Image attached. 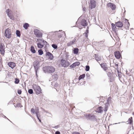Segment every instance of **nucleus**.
Wrapping results in <instances>:
<instances>
[{"label": "nucleus", "instance_id": "f257e3e1", "mask_svg": "<svg viewBox=\"0 0 134 134\" xmlns=\"http://www.w3.org/2000/svg\"><path fill=\"white\" fill-rule=\"evenodd\" d=\"M43 71L47 72L52 73L55 70V69L51 66H45L43 68Z\"/></svg>", "mask_w": 134, "mask_h": 134}, {"label": "nucleus", "instance_id": "f03ea898", "mask_svg": "<svg viewBox=\"0 0 134 134\" xmlns=\"http://www.w3.org/2000/svg\"><path fill=\"white\" fill-rule=\"evenodd\" d=\"M32 87L36 94H37L41 93V90L40 86L36 84H34L33 85Z\"/></svg>", "mask_w": 134, "mask_h": 134}, {"label": "nucleus", "instance_id": "7ed1b4c3", "mask_svg": "<svg viewBox=\"0 0 134 134\" xmlns=\"http://www.w3.org/2000/svg\"><path fill=\"white\" fill-rule=\"evenodd\" d=\"M96 6V3L94 0H90L88 4V7L91 9L95 8Z\"/></svg>", "mask_w": 134, "mask_h": 134}, {"label": "nucleus", "instance_id": "20e7f679", "mask_svg": "<svg viewBox=\"0 0 134 134\" xmlns=\"http://www.w3.org/2000/svg\"><path fill=\"white\" fill-rule=\"evenodd\" d=\"M60 64L62 66L64 67H67L70 65L68 61L64 59L61 60Z\"/></svg>", "mask_w": 134, "mask_h": 134}, {"label": "nucleus", "instance_id": "39448f33", "mask_svg": "<svg viewBox=\"0 0 134 134\" xmlns=\"http://www.w3.org/2000/svg\"><path fill=\"white\" fill-rule=\"evenodd\" d=\"M5 35L7 38H9L11 37V33L10 29L7 28L6 29L5 33Z\"/></svg>", "mask_w": 134, "mask_h": 134}, {"label": "nucleus", "instance_id": "423d86ee", "mask_svg": "<svg viewBox=\"0 0 134 134\" xmlns=\"http://www.w3.org/2000/svg\"><path fill=\"white\" fill-rule=\"evenodd\" d=\"M41 42L37 44V47L38 48L41 49L44 46V45H46L47 43L46 41L43 40H41Z\"/></svg>", "mask_w": 134, "mask_h": 134}, {"label": "nucleus", "instance_id": "0eeeda50", "mask_svg": "<svg viewBox=\"0 0 134 134\" xmlns=\"http://www.w3.org/2000/svg\"><path fill=\"white\" fill-rule=\"evenodd\" d=\"M34 34L37 37H41L42 36V34L39 30L36 29L34 30Z\"/></svg>", "mask_w": 134, "mask_h": 134}, {"label": "nucleus", "instance_id": "6e6552de", "mask_svg": "<svg viewBox=\"0 0 134 134\" xmlns=\"http://www.w3.org/2000/svg\"><path fill=\"white\" fill-rule=\"evenodd\" d=\"M85 116L87 119L91 120L94 119L95 116L94 115L91 114H86Z\"/></svg>", "mask_w": 134, "mask_h": 134}, {"label": "nucleus", "instance_id": "1a4fd4ad", "mask_svg": "<svg viewBox=\"0 0 134 134\" xmlns=\"http://www.w3.org/2000/svg\"><path fill=\"white\" fill-rule=\"evenodd\" d=\"M5 46L3 44L1 43L0 46V52L2 54L4 55L5 53Z\"/></svg>", "mask_w": 134, "mask_h": 134}, {"label": "nucleus", "instance_id": "9d476101", "mask_svg": "<svg viewBox=\"0 0 134 134\" xmlns=\"http://www.w3.org/2000/svg\"><path fill=\"white\" fill-rule=\"evenodd\" d=\"M107 6L110 7L112 10H115L116 9V5L114 4L111 3H109L107 4Z\"/></svg>", "mask_w": 134, "mask_h": 134}, {"label": "nucleus", "instance_id": "9b49d317", "mask_svg": "<svg viewBox=\"0 0 134 134\" xmlns=\"http://www.w3.org/2000/svg\"><path fill=\"white\" fill-rule=\"evenodd\" d=\"M101 67L103 69L104 71H106L108 69V68L106 63H103L100 64Z\"/></svg>", "mask_w": 134, "mask_h": 134}, {"label": "nucleus", "instance_id": "f8f14e48", "mask_svg": "<svg viewBox=\"0 0 134 134\" xmlns=\"http://www.w3.org/2000/svg\"><path fill=\"white\" fill-rule=\"evenodd\" d=\"M114 54L115 57L117 59H119L121 57L120 52L119 51L115 52L114 53Z\"/></svg>", "mask_w": 134, "mask_h": 134}, {"label": "nucleus", "instance_id": "ddd939ff", "mask_svg": "<svg viewBox=\"0 0 134 134\" xmlns=\"http://www.w3.org/2000/svg\"><path fill=\"white\" fill-rule=\"evenodd\" d=\"M8 65L12 69H13L16 66V64L15 63L12 62H8Z\"/></svg>", "mask_w": 134, "mask_h": 134}, {"label": "nucleus", "instance_id": "4468645a", "mask_svg": "<svg viewBox=\"0 0 134 134\" xmlns=\"http://www.w3.org/2000/svg\"><path fill=\"white\" fill-rule=\"evenodd\" d=\"M80 64V62H76L74 63L72 65L70 66V67L71 68H74L76 66H79Z\"/></svg>", "mask_w": 134, "mask_h": 134}, {"label": "nucleus", "instance_id": "2eb2a0df", "mask_svg": "<svg viewBox=\"0 0 134 134\" xmlns=\"http://www.w3.org/2000/svg\"><path fill=\"white\" fill-rule=\"evenodd\" d=\"M115 25L117 27H121L123 26L122 23L120 21L116 23Z\"/></svg>", "mask_w": 134, "mask_h": 134}, {"label": "nucleus", "instance_id": "dca6fc26", "mask_svg": "<svg viewBox=\"0 0 134 134\" xmlns=\"http://www.w3.org/2000/svg\"><path fill=\"white\" fill-rule=\"evenodd\" d=\"M103 108L101 106L99 107L97 109L96 111L98 113H101L103 111Z\"/></svg>", "mask_w": 134, "mask_h": 134}, {"label": "nucleus", "instance_id": "f3484780", "mask_svg": "<svg viewBox=\"0 0 134 134\" xmlns=\"http://www.w3.org/2000/svg\"><path fill=\"white\" fill-rule=\"evenodd\" d=\"M81 25L83 26H85L87 25V23L86 21L84 19L82 20L81 22Z\"/></svg>", "mask_w": 134, "mask_h": 134}, {"label": "nucleus", "instance_id": "a211bd4d", "mask_svg": "<svg viewBox=\"0 0 134 134\" xmlns=\"http://www.w3.org/2000/svg\"><path fill=\"white\" fill-rule=\"evenodd\" d=\"M46 56H48L49 58L51 60H52L53 58V55L49 52H47L46 54Z\"/></svg>", "mask_w": 134, "mask_h": 134}, {"label": "nucleus", "instance_id": "6ab92c4d", "mask_svg": "<svg viewBox=\"0 0 134 134\" xmlns=\"http://www.w3.org/2000/svg\"><path fill=\"white\" fill-rule=\"evenodd\" d=\"M125 24L124 25L125 27L126 28H129L130 26V24L127 19H125Z\"/></svg>", "mask_w": 134, "mask_h": 134}, {"label": "nucleus", "instance_id": "aec40b11", "mask_svg": "<svg viewBox=\"0 0 134 134\" xmlns=\"http://www.w3.org/2000/svg\"><path fill=\"white\" fill-rule=\"evenodd\" d=\"M34 66L35 69L37 70L38 68V63L37 61L34 62Z\"/></svg>", "mask_w": 134, "mask_h": 134}, {"label": "nucleus", "instance_id": "412c9836", "mask_svg": "<svg viewBox=\"0 0 134 134\" xmlns=\"http://www.w3.org/2000/svg\"><path fill=\"white\" fill-rule=\"evenodd\" d=\"M10 10L9 9H8L7 10L6 12L7 14V15L9 17L12 19H14V17L13 16H11L10 14L9 13Z\"/></svg>", "mask_w": 134, "mask_h": 134}, {"label": "nucleus", "instance_id": "4be33fe9", "mask_svg": "<svg viewBox=\"0 0 134 134\" xmlns=\"http://www.w3.org/2000/svg\"><path fill=\"white\" fill-rule=\"evenodd\" d=\"M75 39L73 38L72 41H70L67 44V46H70L73 44L75 42Z\"/></svg>", "mask_w": 134, "mask_h": 134}, {"label": "nucleus", "instance_id": "5701e85b", "mask_svg": "<svg viewBox=\"0 0 134 134\" xmlns=\"http://www.w3.org/2000/svg\"><path fill=\"white\" fill-rule=\"evenodd\" d=\"M127 122L128 124H133V121L132 120V117H131L129 118L127 120Z\"/></svg>", "mask_w": 134, "mask_h": 134}, {"label": "nucleus", "instance_id": "b1692460", "mask_svg": "<svg viewBox=\"0 0 134 134\" xmlns=\"http://www.w3.org/2000/svg\"><path fill=\"white\" fill-rule=\"evenodd\" d=\"M29 25L27 23H25L23 25V27L25 29H27L29 27Z\"/></svg>", "mask_w": 134, "mask_h": 134}, {"label": "nucleus", "instance_id": "393cba45", "mask_svg": "<svg viewBox=\"0 0 134 134\" xmlns=\"http://www.w3.org/2000/svg\"><path fill=\"white\" fill-rule=\"evenodd\" d=\"M95 59L97 61H99L101 60V58L100 57H99L97 55L95 54Z\"/></svg>", "mask_w": 134, "mask_h": 134}, {"label": "nucleus", "instance_id": "a878e982", "mask_svg": "<svg viewBox=\"0 0 134 134\" xmlns=\"http://www.w3.org/2000/svg\"><path fill=\"white\" fill-rule=\"evenodd\" d=\"M62 35L60 33H58L57 34L56 36V38L57 39H59L60 38L62 37Z\"/></svg>", "mask_w": 134, "mask_h": 134}, {"label": "nucleus", "instance_id": "bb28decb", "mask_svg": "<svg viewBox=\"0 0 134 134\" xmlns=\"http://www.w3.org/2000/svg\"><path fill=\"white\" fill-rule=\"evenodd\" d=\"M31 51L32 53H35L36 52V51H35V49L34 47L33 46H32L31 47Z\"/></svg>", "mask_w": 134, "mask_h": 134}, {"label": "nucleus", "instance_id": "cd10ccee", "mask_svg": "<svg viewBox=\"0 0 134 134\" xmlns=\"http://www.w3.org/2000/svg\"><path fill=\"white\" fill-rule=\"evenodd\" d=\"M79 49L78 48H74V53L75 54H77L78 53Z\"/></svg>", "mask_w": 134, "mask_h": 134}, {"label": "nucleus", "instance_id": "c85d7f7f", "mask_svg": "<svg viewBox=\"0 0 134 134\" xmlns=\"http://www.w3.org/2000/svg\"><path fill=\"white\" fill-rule=\"evenodd\" d=\"M85 76V74H83L82 75H80L79 77V80L83 79Z\"/></svg>", "mask_w": 134, "mask_h": 134}, {"label": "nucleus", "instance_id": "c756f323", "mask_svg": "<svg viewBox=\"0 0 134 134\" xmlns=\"http://www.w3.org/2000/svg\"><path fill=\"white\" fill-rule=\"evenodd\" d=\"M38 52L39 55H42L43 53V51L41 49L38 50Z\"/></svg>", "mask_w": 134, "mask_h": 134}, {"label": "nucleus", "instance_id": "7c9ffc66", "mask_svg": "<svg viewBox=\"0 0 134 134\" xmlns=\"http://www.w3.org/2000/svg\"><path fill=\"white\" fill-rule=\"evenodd\" d=\"M88 33V30H87L86 31V32L84 33L85 35V38H88V35L87 34Z\"/></svg>", "mask_w": 134, "mask_h": 134}, {"label": "nucleus", "instance_id": "2f4dec72", "mask_svg": "<svg viewBox=\"0 0 134 134\" xmlns=\"http://www.w3.org/2000/svg\"><path fill=\"white\" fill-rule=\"evenodd\" d=\"M16 34L18 37H20L21 35L20 31L19 30H17L16 31Z\"/></svg>", "mask_w": 134, "mask_h": 134}, {"label": "nucleus", "instance_id": "473e14b6", "mask_svg": "<svg viewBox=\"0 0 134 134\" xmlns=\"http://www.w3.org/2000/svg\"><path fill=\"white\" fill-rule=\"evenodd\" d=\"M28 92L30 94H32L33 93V92L32 89H30L28 90Z\"/></svg>", "mask_w": 134, "mask_h": 134}, {"label": "nucleus", "instance_id": "72a5a7b5", "mask_svg": "<svg viewBox=\"0 0 134 134\" xmlns=\"http://www.w3.org/2000/svg\"><path fill=\"white\" fill-rule=\"evenodd\" d=\"M19 80L18 79L16 78L15 79V81L14 82L16 84H18L19 83Z\"/></svg>", "mask_w": 134, "mask_h": 134}, {"label": "nucleus", "instance_id": "f704fd0d", "mask_svg": "<svg viewBox=\"0 0 134 134\" xmlns=\"http://www.w3.org/2000/svg\"><path fill=\"white\" fill-rule=\"evenodd\" d=\"M38 112H36L35 113V114H36V116H37V118L38 119V120H39V121H40L41 122V120H40V119L39 118V116H38Z\"/></svg>", "mask_w": 134, "mask_h": 134}, {"label": "nucleus", "instance_id": "c9c22d12", "mask_svg": "<svg viewBox=\"0 0 134 134\" xmlns=\"http://www.w3.org/2000/svg\"><path fill=\"white\" fill-rule=\"evenodd\" d=\"M111 26L112 28L113 29H115L116 28V27L115 26V25L114 24L112 23L111 24Z\"/></svg>", "mask_w": 134, "mask_h": 134}, {"label": "nucleus", "instance_id": "e433bc0d", "mask_svg": "<svg viewBox=\"0 0 134 134\" xmlns=\"http://www.w3.org/2000/svg\"><path fill=\"white\" fill-rule=\"evenodd\" d=\"M90 67L89 66H86V67L85 70L87 71H88L89 70Z\"/></svg>", "mask_w": 134, "mask_h": 134}, {"label": "nucleus", "instance_id": "4c0bfd02", "mask_svg": "<svg viewBox=\"0 0 134 134\" xmlns=\"http://www.w3.org/2000/svg\"><path fill=\"white\" fill-rule=\"evenodd\" d=\"M31 111L32 113L33 114H35V113L36 112H35V109L33 108H32L31 110ZM37 112H38H38L37 111Z\"/></svg>", "mask_w": 134, "mask_h": 134}, {"label": "nucleus", "instance_id": "58836bf2", "mask_svg": "<svg viewBox=\"0 0 134 134\" xmlns=\"http://www.w3.org/2000/svg\"><path fill=\"white\" fill-rule=\"evenodd\" d=\"M52 47L56 49L57 48V45L55 44H53L52 45Z\"/></svg>", "mask_w": 134, "mask_h": 134}, {"label": "nucleus", "instance_id": "ea45409f", "mask_svg": "<svg viewBox=\"0 0 134 134\" xmlns=\"http://www.w3.org/2000/svg\"><path fill=\"white\" fill-rule=\"evenodd\" d=\"M72 134H80V133L79 132L75 131L73 132L72 133Z\"/></svg>", "mask_w": 134, "mask_h": 134}, {"label": "nucleus", "instance_id": "a19ab883", "mask_svg": "<svg viewBox=\"0 0 134 134\" xmlns=\"http://www.w3.org/2000/svg\"><path fill=\"white\" fill-rule=\"evenodd\" d=\"M18 94H20L21 93V91L20 90H18Z\"/></svg>", "mask_w": 134, "mask_h": 134}, {"label": "nucleus", "instance_id": "79ce46f5", "mask_svg": "<svg viewBox=\"0 0 134 134\" xmlns=\"http://www.w3.org/2000/svg\"><path fill=\"white\" fill-rule=\"evenodd\" d=\"M55 134H60V132L58 131H57L55 132Z\"/></svg>", "mask_w": 134, "mask_h": 134}, {"label": "nucleus", "instance_id": "37998d69", "mask_svg": "<svg viewBox=\"0 0 134 134\" xmlns=\"http://www.w3.org/2000/svg\"><path fill=\"white\" fill-rule=\"evenodd\" d=\"M127 77H128L129 76H131V75H129L128 74H127Z\"/></svg>", "mask_w": 134, "mask_h": 134}, {"label": "nucleus", "instance_id": "c03bdc74", "mask_svg": "<svg viewBox=\"0 0 134 134\" xmlns=\"http://www.w3.org/2000/svg\"><path fill=\"white\" fill-rule=\"evenodd\" d=\"M62 33L63 34H65V32H62Z\"/></svg>", "mask_w": 134, "mask_h": 134}, {"label": "nucleus", "instance_id": "a18cd8bd", "mask_svg": "<svg viewBox=\"0 0 134 134\" xmlns=\"http://www.w3.org/2000/svg\"><path fill=\"white\" fill-rule=\"evenodd\" d=\"M78 27H79V28L80 29H82L80 27V26H78Z\"/></svg>", "mask_w": 134, "mask_h": 134}, {"label": "nucleus", "instance_id": "49530a36", "mask_svg": "<svg viewBox=\"0 0 134 134\" xmlns=\"http://www.w3.org/2000/svg\"><path fill=\"white\" fill-rule=\"evenodd\" d=\"M107 110L106 109H105V110H104V111H106Z\"/></svg>", "mask_w": 134, "mask_h": 134}]
</instances>
